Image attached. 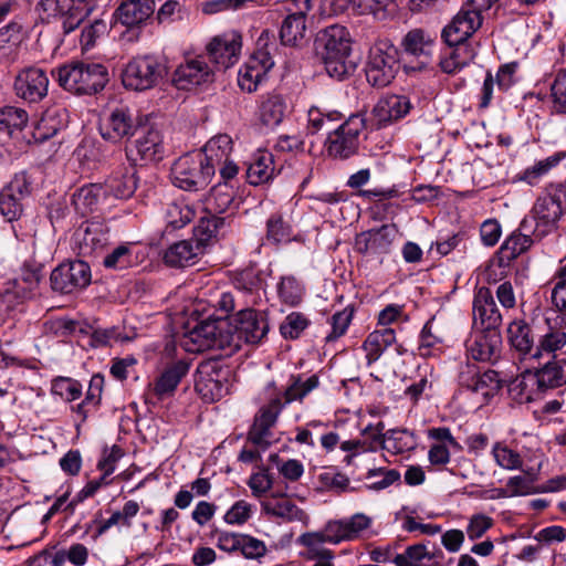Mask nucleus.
Segmentation results:
<instances>
[{
    "label": "nucleus",
    "instance_id": "79ce46f5",
    "mask_svg": "<svg viewBox=\"0 0 566 566\" xmlns=\"http://www.w3.org/2000/svg\"><path fill=\"white\" fill-rule=\"evenodd\" d=\"M274 172L273 158L269 153H261L248 166L247 179L252 186H259L268 182Z\"/></svg>",
    "mask_w": 566,
    "mask_h": 566
},
{
    "label": "nucleus",
    "instance_id": "bb28decb",
    "mask_svg": "<svg viewBox=\"0 0 566 566\" xmlns=\"http://www.w3.org/2000/svg\"><path fill=\"white\" fill-rule=\"evenodd\" d=\"M411 108L408 97L402 95H387L381 97L374 106L373 115L378 127L386 126L405 117Z\"/></svg>",
    "mask_w": 566,
    "mask_h": 566
},
{
    "label": "nucleus",
    "instance_id": "3c124183",
    "mask_svg": "<svg viewBox=\"0 0 566 566\" xmlns=\"http://www.w3.org/2000/svg\"><path fill=\"white\" fill-rule=\"evenodd\" d=\"M265 75V66H259L258 61H251L239 71V86L249 93L256 90L258 84Z\"/></svg>",
    "mask_w": 566,
    "mask_h": 566
},
{
    "label": "nucleus",
    "instance_id": "ddd939ff",
    "mask_svg": "<svg viewBox=\"0 0 566 566\" xmlns=\"http://www.w3.org/2000/svg\"><path fill=\"white\" fill-rule=\"evenodd\" d=\"M50 80L45 70L25 66L19 70L13 80L14 95L28 104H38L48 96Z\"/></svg>",
    "mask_w": 566,
    "mask_h": 566
},
{
    "label": "nucleus",
    "instance_id": "6ab92c4d",
    "mask_svg": "<svg viewBox=\"0 0 566 566\" xmlns=\"http://www.w3.org/2000/svg\"><path fill=\"white\" fill-rule=\"evenodd\" d=\"M502 336L499 329L475 332L467 342L469 355L478 361L493 363L500 357Z\"/></svg>",
    "mask_w": 566,
    "mask_h": 566
},
{
    "label": "nucleus",
    "instance_id": "412c9836",
    "mask_svg": "<svg viewBox=\"0 0 566 566\" xmlns=\"http://www.w3.org/2000/svg\"><path fill=\"white\" fill-rule=\"evenodd\" d=\"M474 325L480 324L482 329H499L502 324V315L489 287L478 289L473 298Z\"/></svg>",
    "mask_w": 566,
    "mask_h": 566
},
{
    "label": "nucleus",
    "instance_id": "603ef678",
    "mask_svg": "<svg viewBox=\"0 0 566 566\" xmlns=\"http://www.w3.org/2000/svg\"><path fill=\"white\" fill-rule=\"evenodd\" d=\"M492 454L496 464L505 470H517L522 468L523 460L518 452L496 442L493 446Z\"/></svg>",
    "mask_w": 566,
    "mask_h": 566
},
{
    "label": "nucleus",
    "instance_id": "13d9d810",
    "mask_svg": "<svg viewBox=\"0 0 566 566\" xmlns=\"http://www.w3.org/2000/svg\"><path fill=\"white\" fill-rule=\"evenodd\" d=\"M103 264L107 269L123 270L132 264V251L128 245L122 244L115 248L104 258Z\"/></svg>",
    "mask_w": 566,
    "mask_h": 566
},
{
    "label": "nucleus",
    "instance_id": "9b49d317",
    "mask_svg": "<svg viewBox=\"0 0 566 566\" xmlns=\"http://www.w3.org/2000/svg\"><path fill=\"white\" fill-rule=\"evenodd\" d=\"M365 127L360 114L350 115L342 125L328 134L326 146L329 156L347 159L355 155L359 146V134Z\"/></svg>",
    "mask_w": 566,
    "mask_h": 566
},
{
    "label": "nucleus",
    "instance_id": "dca6fc26",
    "mask_svg": "<svg viewBox=\"0 0 566 566\" xmlns=\"http://www.w3.org/2000/svg\"><path fill=\"white\" fill-rule=\"evenodd\" d=\"M39 7L48 17L62 19V28L65 34L74 31L91 12L87 4L77 0H41Z\"/></svg>",
    "mask_w": 566,
    "mask_h": 566
},
{
    "label": "nucleus",
    "instance_id": "69168bd1",
    "mask_svg": "<svg viewBox=\"0 0 566 566\" xmlns=\"http://www.w3.org/2000/svg\"><path fill=\"white\" fill-rule=\"evenodd\" d=\"M452 22L462 28L464 32L473 34L481 27L482 18L476 10L461 9Z\"/></svg>",
    "mask_w": 566,
    "mask_h": 566
},
{
    "label": "nucleus",
    "instance_id": "f3484780",
    "mask_svg": "<svg viewBox=\"0 0 566 566\" xmlns=\"http://www.w3.org/2000/svg\"><path fill=\"white\" fill-rule=\"evenodd\" d=\"M140 125L137 117L134 116L128 107L120 106L114 108L99 126V133L105 140L118 143L124 138H129Z\"/></svg>",
    "mask_w": 566,
    "mask_h": 566
},
{
    "label": "nucleus",
    "instance_id": "473e14b6",
    "mask_svg": "<svg viewBox=\"0 0 566 566\" xmlns=\"http://www.w3.org/2000/svg\"><path fill=\"white\" fill-rule=\"evenodd\" d=\"M196 243L184 240L172 244L164 255L165 263L175 266V268H184L190 264H193V260L201 253L202 248L209 241H200L198 235H196Z\"/></svg>",
    "mask_w": 566,
    "mask_h": 566
},
{
    "label": "nucleus",
    "instance_id": "aec40b11",
    "mask_svg": "<svg viewBox=\"0 0 566 566\" xmlns=\"http://www.w3.org/2000/svg\"><path fill=\"white\" fill-rule=\"evenodd\" d=\"M109 230L102 221H88L74 233V244L78 254L90 256L103 249L108 242Z\"/></svg>",
    "mask_w": 566,
    "mask_h": 566
},
{
    "label": "nucleus",
    "instance_id": "393cba45",
    "mask_svg": "<svg viewBox=\"0 0 566 566\" xmlns=\"http://www.w3.org/2000/svg\"><path fill=\"white\" fill-rule=\"evenodd\" d=\"M532 220L524 218L520 224L518 231H514L502 243L499 255L500 262L509 264L512 260L516 259L520 254L527 251L534 240Z\"/></svg>",
    "mask_w": 566,
    "mask_h": 566
},
{
    "label": "nucleus",
    "instance_id": "49530a36",
    "mask_svg": "<svg viewBox=\"0 0 566 566\" xmlns=\"http://www.w3.org/2000/svg\"><path fill=\"white\" fill-rule=\"evenodd\" d=\"M366 488L373 491H381L400 481V473L396 469H370L365 476Z\"/></svg>",
    "mask_w": 566,
    "mask_h": 566
},
{
    "label": "nucleus",
    "instance_id": "423d86ee",
    "mask_svg": "<svg viewBox=\"0 0 566 566\" xmlns=\"http://www.w3.org/2000/svg\"><path fill=\"white\" fill-rule=\"evenodd\" d=\"M166 62L156 55H140L132 59L122 72L125 88L144 92L157 86L167 75Z\"/></svg>",
    "mask_w": 566,
    "mask_h": 566
},
{
    "label": "nucleus",
    "instance_id": "052dcab7",
    "mask_svg": "<svg viewBox=\"0 0 566 566\" xmlns=\"http://www.w3.org/2000/svg\"><path fill=\"white\" fill-rule=\"evenodd\" d=\"M354 315V308L352 306H346L343 311L336 312L332 316V333L327 335L326 340H335L338 337L343 336Z\"/></svg>",
    "mask_w": 566,
    "mask_h": 566
},
{
    "label": "nucleus",
    "instance_id": "864d4df0",
    "mask_svg": "<svg viewBox=\"0 0 566 566\" xmlns=\"http://www.w3.org/2000/svg\"><path fill=\"white\" fill-rule=\"evenodd\" d=\"M268 228V240L273 241L274 243L286 242L290 241L292 235L291 226L285 222L280 214H272L266 222Z\"/></svg>",
    "mask_w": 566,
    "mask_h": 566
},
{
    "label": "nucleus",
    "instance_id": "bf43d9fd",
    "mask_svg": "<svg viewBox=\"0 0 566 566\" xmlns=\"http://www.w3.org/2000/svg\"><path fill=\"white\" fill-rule=\"evenodd\" d=\"M553 106L557 113L566 115V71H560L551 85Z\"/></svg>",
    "mask_w": 566,
    "mask_h": 566
},
{
    "label": "nucleus",
    "instance_id": "de8ad7c7",
    "mask_svg": "<svg viewBox=\"0 0 566 566\" xmlns=\"http://www.w3.org/2000/svg\"><path fill=\"white\" fill-rule=\"evenodd\" d=\"M105 196L104 185L91 184L83 186L73 195V202L78 210L92 211L101 195Z\"/></svg>",
    "mask_w": 566,
    "mask_h": 566
},
{
    "label": "nucleus",
    "instance_id": "4468645a",
    "mask_svg": "<svg viewBox=\"0 0 566 566\" xmlns=\"http://www.w3.org/2000/svg\"><path fill=\"white\" fill-rule=\"evenodd\" d=\"M31 193V182L22 171L13 176L0 191V214L7 222L18 221L23 214V199Z\"/></svg>",
    "mask_w": 566,
    "mask_h": 566
},
{
    "label": "nucleus",
    "instance_id": "f03ea898",
    "mask_svg": "<svg viewBox=\"0 0 566 566\" xmlns=\"http://www.w3.org/2000/svg\"><path fill=\"white\" fill-rule=\"evenodd\" d=\"M242 199L238 196V188L231 182H218L208 192L205 199L206 216L201 217L193 229V234L200 241H210L224 235L233 222Z\"/></svg>",
    "mask_w": 566,
    "mask_h": 566
},
{
    "label": "nucleus",
    "instance_id": "a878e982",
    "mask_svg": "<svg viewBox=\"0 0 566 566\" xmlns=\"http://www.w3.org/2000/svg\"><path fill=\"white\" fill-rule=\"evenodd\" d=\"M240 49L239 38L219 35L214 36L207 45V55L217 69L226 70L237 62Z\"/></svg>",
    "mask_w": 566,
    "mask_h": 566
},
{
    "label": "nucleus",
    "instance_id": "c9c22d12",
    "mask_svg": "<svg viewBox=\"0 0 566 566\" xmlns=\"http://www.w3.org/2000/svg\"><path fill=\"white\" fill-rule=\"evenodd\" d=\"M189 365L182 360L176 361L168 366L154 384V394L163 399L171 395L181 379L187 375Z\"/></svg>",
    "mask_w": 566,
    "mask_h": 566
},
{
    "label": "nucleus",
    "instance_id": "72a5a7b5",
    "mask_svg": "<svg viewBox=\"0 0 566 566\" xmlns=\"http://www.w3.org/2000/svg\"><path fill=\"white\" fill-rule=\"evenodd\" d=\"M312 8L311 0H303V6L298 11L290 13L283 21L280 38L284 44L294 45L297 40L302 39L305 34L306 13Z\"/></svg>",
    "mask_w": 566,
    "mask_h": 566
},
{
    "label": "nucleus",
    "instance_id": "9d476101",
    "mask_svg": "<svg viewBox=\"0 0 566 566\" xmlns=\"http://www.w3.org/2000/svg\"><path fill=\"white\" fill-rule=\"evenodd\" d=\"M399 70L398 51L387 42L375 44L365 66L367 82L374 87H385L395 78Z\"/></svg>",
    "mask_w": 566,
    "mask_h": 566
},
{
    "label": "nucleus",
    "instance_id": "5fc2aeb1",
    "mask_svg": "<svg viewBox=\"0 0 566 566\" xmlns=\"http://www.w3.org/2000/svg\"><path fill=\"white\" fill-rule=\"evenodd\" d=\"M52 392L65 401H73L81 397L82 386L74 379L59 377L53 380Z\"/></svg>",
    "mask_w": 566,
    "mask_h": 566
},
{
    "label": "nucleus",
    "instance_id": "ea45409f",
    "mask_svg": "<svg viewBox=\"0 0 566 566\" xmlns=\"http://www.w3.org/2000/svg\"><path fill=\"white\" fill-rule=\"evenodd\" d=\"M547 331L539 337L538 345L535 347V354L532 358L538 359L544 354L551 355L566 346V329L562 326H552L549 319H546Z\"/></svg>",
    "mask_w": 566,
    "mask_h": 566
},
{
    "label": "nucleus",
    "instance_id": "20e7f679",
    "mask_svg": "<svg viewBox=\"0 0 566 566\" xmlns=\"http://www.w3.org/2000/svg\"><path fill=\"white\" fill-rule=\"evenodd\" d=\"M315 49L329 77L343 81L354 71V64L348 61L352 49L345 27L333 24L322 30L316 36Z\"/></svg>",
    "mask_w": 566,
    "mask_h": 566
},
{
    "label": "nucleus",
    "instance_id": "09e8293b",
    "mask_svg": "<svg viewBox=\"0 0 566 566\" xmlns=\"http://www.w3.org/2000/svg\"><path fill=\"white\" fill-rule=\"evenodd\" d=\"M277 292L283 303L295 306L301 303L304 289L294 276L289 275L281 279Z\"/></svg>",
    "mask_w": 566,
    "mask_h": 566
},
{
    "label": "nucleus",
    "instance_id": "58836bf2",
    "mask_svg": "<svg viewBox=\"0 0 566 566\" xmlns=\"http://www.w3.org/2000/svg\"><path fill=\"white\" fill-rule=\"evenodd\" d=\"M565 158V153H555L527 167L514 178L515 181H523L528 186H536L553 168Z\"/></svg>",
    "mask_w": 566,
    "mask_h": 566
},
{
    "label": "nucleus",
    "instance_id": "1a4fd4ad",
    "mask_svg": "<svg viewBox=\"0 0 566 566\" xmlns=\"http://www.w3.org/2000/svg\"><path fill=\"white\" fill-rule=\"evenodd\" d=\"M562 195L555 189L553 184L548 185L545 191L537 197L531 210L533 224V235L541 240L558 227V221L566 211L562 202Z\"/></svg>",
    "mask_w": 566,
    "mask_h": 566
},
{
    "label": "nucleus",
    "instance_id": "f704fd0d",
    "mask_svg": "<svg viewBox=\"0 0 566 566\" xmlns=\"http://www.w3.org/2000/svg\"><path fill=\"white\" fill-rule=\"evenodd\" d=\"M232 151V139L227 134H219L210 138L203 148L196 154L200 157L206 158V163L212 166L213 172L223 161L229 159Z\"/></svg>",
    "mask_w": 566,
    "mask_h": 566
},
{
    "label": "nucleus",
    "instance_id": "7ed1b4c3",
    "mask_svg": "<svg viewBox=\"0 0 566 566\" xmlns=\"http://www.w3.org/2000/svg\"><path fill=\"white\" fill-rule=\"evenodd\" d=\"M371 524L370 517L356 513L349 518L328 521L322 532L302 534L297 542L307 548L304 554L308 559L316 560L314 566H332L329 560L333 554L323 547L325 542L337 544L342 541H352L367 530Z\"/></svg>",
    "mask_w": 566,
    "mask_h": 566
},
{
    "label": "nucleus",
    "instance_id": "6e6d98bb",
    "mask_svg": "<svg viewBox=\"0 0 566 566\" xmlns=\"http://www.w3.org/2000/svg\"><path fill=\"white\" fill-rule=\"evenodd\" d=\"M403 46L407 53L415 56H428L431 43L424 40V33L422 30L416 29L407 33L403 39Z\"/></svg>",
    "mask_w": 566,
    "mask_h": 566
},
{
    "label": "nucleus",
    "instance_id": "5701e85b",
    "mask_svg": "<svg viewBox=\"0 0 566 566\" xmlns=\"http://www.w3.org/2000/svg\"><path fill=\"white\" fill-rule=\"evenodd\" d=\"M526 381H537V390L545 391L566 385V357L553 356L535 371H526Z\"/></svg>",
    "mask_w": 566,
    "mask_h": 566
},
{
    "label": "nucleus",
    "instance_id": "0eeeda50",
    "mask_svg": "<svg viewBox=\"0 0 566 566\" xmlns=\"http://www.w3.org/2000/svg\"><path fill=\"white\" fill-rule=\"evenodd\" d=\"M229 327L230 321L223 318L201 321L184 335L181 345L190 353L231 347Z\"/></svg>",
    "mask_w": 566,
    "mask_h": 566
},
{
    "label": "nucleus",
    "instance_id": "2eb2a0df",
    "mask_svg": "<svg viewBox=\"0 0 566 566\" xmlns=\"http://www.w3.org/2000/svg\"><path fill=\"white\" fill-rule=\"evenodd\" d=\"M50 282L54 291L65 294L84 289L91 282L90 265L82 260L62 263L52 271Z\"/></svg>",
    "mask_w": 566,
    "mask_h": 566
},
{
    "label": "nucleus",
    "instance_id": "b1692460",
    "mask_svg": "<svg viewBox=\"0 0 566 566\" xmlns=\"http://www.w3.org/2000/svg\"><path fill=\"white\" fill-rule=\"evenodd\" d=\"M395 234L396 228L390 224L360 232L355 238V250L360 254L386 253L389 251Z\"/></svg>",
    "mask_w": 566,
    "mask_h": 566
},
{
    "label": "nucleus",
    "instance_id": "7c9ffc66",
    "mask_svg": "<svg viewBox=\"0 0 566 566\" xmlns=\"http://www.w3.org/2000/svg\"><path fill=\"white\" fill-rule=\"evenodd\" d=\"M233 284L239 292L249 297L247 303L251 305L258 304L266 285L263 271L256 266H248L238 272Z\"/></svg>",
    "mask_w": 566,
    "mask_h": 566
},
{
    "label": "nucleus",
    "instance_id": "e433bc0d",
    "mask_svg": "<svg viewBox=\"0 0 566 566\" xmlns=\"http://www.w3.org/2000/svg\"><path fill=\"white\" fill-rule=\"evenodd\" d=\"M396 342L395 329L385 327L371 332L363 343V349L366 353L367 364L377 361L382 353Z\"/></svg>",
    "mask_w": 566,
    "mask_h": 566
},
{
    "label": "nucleus",
    "instance_id": "4d7b16f0",
    "mask_svg": "<svg viewBox=\"0 0 566 566\" xmlns=\"http://www.w3.org/2000/svg\"><path fill=\"white\" fill-rule=\"evenodd\" d=\"M554 279L556 283L552 291V301L559 311L566 313V262L562 261Z\"/></svg>",
    "mask_w": 566,
    "mask_h": 566
},
{
    "label": "nucleus",
    "instance_id": "e2e57ef3",
    "mask_svg": "<svg viewBox=\"0 0 566 566\" xmlns=\"http://www.w3.org/2000/svg\"><path fill=\"white\" fill-rule=\"evenodd\" d=\"M501 388V379L497 371L489 369L483 374L479 373L476 389L473 392H481L482 396H493Z\"/></svg>",
    "mask_w": 566,
    "mask_h": 566
},
{
    "label": "nucleus",
    "instance_id": "680f3d73",
    "mask_svg": "<svg viewBox=\"0 0 566 566\" xmlns=\"http://www.w3.org/2000/svg\"><path fill=\"white\" fill-rule=\"evenodd\" d=\"M107 32V24L104 20L96 19L85 25L81 33V45L84 50L93 48L96 40Z\"/></svg>",
    "mask_w": 566,
    "mask_h": 566
},
{
    "label": "nucleus",
    "instance_id": "f257e3e1",
    "mask_svg": "<svg viewBox=\"0 0 566 566\" xmlns=\"http://www.w3.org/2000/svg\"><path fill=\"white\" fill-rule=\"evenodd\" d=\"M319 385L316 374L304 378L303 375H291L283 396L272 398L260 408L254 422L248 432V441L265 450L270 446L271 428L276 423L284 407L293 401H302Z\"/></svg>",
    "mask_w": 566,
    "mask_h": 566
},
{
    "label": "nucleus",
    "instance_id": "c03bdc74",
    "mask_svg": "<svg viewBox=\"0 0 566 566\" xmlns=\"http://www.w3.org/2000/svg\"><path fill=\"white\" fill-rule=\"evenodd\" d=\"M286 105L282 96L271 95L260 106V119L265 126L279 125L285 114Z\"/></svg>",
    "mask_w": 566,
    "mask_h": 566
},
{
    "label": "nucleus",
    "instance_id": "39448f33",
    "mask_svg": "<svg viewBox=\"0 0 566 566\" xmlns=\"http://www.w3.org/2000/svg\"><path fill=\"white\" fill-rule=\"evenodd\" d=\"M61 87L75 95H93L104 90L109 81L108 70L101 63L73 62L55 72Z\"/></svg>",
    "mask_w": 566,
    "mask_h": 566
},
{
    "label": "nucleus",
    "instance_id": "338daca9",
    "mask_svg": "<svg viewBox=\"0 0 566 566\" xmlns=\"http://www.w3.org/2000/svg\"><path fill=\"white\" fill-rule=\"evenodd\" d=\"M251 509L252 506L248 502L237 501L224 514V521L231 525H242L251 517Z\"/></svg>",
    "mask_w": 566,
    "mask_h": 566
},
{
    "label": "nucleus",
    "instance_id": "c85d7f7f",
    "mask_svg": "<svg viewBox=\"0 0 566 566\" xmlns=\"http://www.w3.org/2000/svg\"><path fill=\"white\" fill-rule=\"evenodd\" d=\"M24 38V22L19 15L0 28V61L14 62Z\"/></svg>",
    "mask_w": 566,
    "mask_h": 566
},
{
    "label": "nucleus",
    "instance_id": "2f4dec72",
    "mask_svg": "<svg viewBox=\"0 0 566 566\" xmlns=\"http://www.w3.org/2000/svg\"><path fill=\"white\" fill-rule=\"evenodd\" d=\"M87 559V548L82 544H74L70 547L69 552L51 553L50 551H42L39 554L30 557L27 566H62L66 560L70 563L82 566Z\"/></svg>",
    "mask_w": 566,
    "mask_h": 566
},
{
    "label": "nucleus",
    "instance_id": "8fccbe9b",
    "mask_svg": "<svg viewBox=\"0 0 566 566\" xmlns=\"http://www.w3.org/2000/svg\"><path fill=\"white\" fill-rule=\"evenodd\" d=\"M310 326V319L300 312L290 313L280 325V333L285 339H297Z\"/></svg>",
    "mask_w": 566,
    "mask_h": 566
},
{
    "label": "nucleus",
    "instance_id": "a18cd8bd",
    "mask_svg": "<svg viewBox=\"0 0 566 566\" xmlns=\"http://www.w3.org/2000/svg\"><path fill=\"white\" fill-rule=\"evenodd\" d=\"M195 218V210L184 202H171L165 210L167 228L178 230L187 226Z\"/></svg>",
    "mask_w": 566,
    "mask_h": 566
},
{
    "label": "nucleus",
    "instance_id": "4be33fe9",
    "mask_svg": "<svg viewBox=\"0 0 566 566\" xmlns=\"http://www.w3.org/2000/svg\"><path fill=\"white\" fill-rule=\"evenodd\" d=\"M213 72L202 56L188 60L174 72L172 83L178 90H189L192 86L212 81Z\"/></svg>",
    "mask_w": 566,
    "mask_h": 566
},
{
    "label": "nucleus",
    "instance_id": "a211bd4d",
    "mask_svg": "<svg viewBox=\"0 0 566 566\" xmlns=\"http://www.w3.org/2000/svg\"><path fill=\"white\" fill-rule=\"evenodd\" d=\"M139 136L135 143L126 148L128 159L137 161L153 163L159 161L164 156L163 137L158 129L154 127L140 126Z\"/></svg>",
    "mask_w": 566,
    "mask_h": 566
},
{
    "label": "nucleus",
    "instance_id": "c756f323",
    "mask_svg": "<svg viewBox=\"0 0 566 566\" xmlns=\"http://www.w3.org/2000/svg\"><path fill=\"white\" fill-rule=\"evenodd\" d=\"M138 177L135 167L126 166L115 170L104 182L105 196L128 199L137 189Z\"/></svg>",
    "mask_w": 566,
    "mask_h": 566
},
{
    "label": "nucleus",
    "instance_id": "0e129e2a",
    "mask_svg": "<svg viewBox=\"0 0 566 566\" xmlns=\"http://www.w3.org/2000/svg\"><path fill=\"white\" fill-rule=\"evenodd\" d=\"M266 546L264 542L251 535L243 534L241 538L240 553L248 559L259 560L266 554Z\"/></svg>",
    "mask_w": 566,
    "mask_h": 566
},
{
    "label": "nucleus",
    "instance_id": "774afa93",
    "mask_svg": "<svg viewBox=\"0 0 566 566\" xmlns=\"http://www.w3.org/2000/svg\"><path fill=\"white\" fill-rule=\"evenodd\" d=\"M196 390L208 401H214L222 396L223 386L212 378H201L196 381Z\"/></svg>",
    "mask_w": 566,
    "mask_h": 566
},
{
    "label": "nucleus",
    "instance_id": "a19ab883",
    "mask_svg": "<svg viewBox=\"0 0 566 566\" xmlns=\"http://www.w3.org/2000/svg\"><path fill=\"white\" fill-rule=\"evenodd\" d=\"M29 120L28 113L20 107L4 106L0 108V132L11 137L22 133Z\"/></svg>",
    "mask_w": 566,
    "mask_h": 566
},
{
    "label": "nucleus",
    "instance_id": "37998d69",
    "mask_svg": "<svg viewBox=\"0 0 566 566\" xmlns=\"http://www.w3.org/2000/svg\"><path fill=\"white\" fill-rule=\"evenodd\" d=\"M382 450L390 453H403L416 447V440L412 432L407 429H389L387 438L382 439Z\"/></svg>",
    "mask_w": 566,
    "mask_h": 566
},
{
    "label": "nucleus",
    "instance_id": "6e6552de",
    "mask_svg": "<svg viewBox=\"0 0 566 566\" xmlns=\"http://www.w3.org/2000/svg\"><path fill=\"white\" fill-rule=\"evenodd\" d=\"M205 160L196 151L179 157L171 167L172 184L190 192L205 189L214 176L212 166Z\"/></svg>",
    "mask_w": 566,
    "mask_h": 566
},
{
    "label": "nucleus",
    "instance_id": "4c0bfd02",
    "mask_svg": "<svg viewBox=\"0 0 566 566\" xmlns=\"http://www.w3.org/2000/svg\"><path fill=\"white\" fill-rule=\"evenodd\" d=\"M509 342L521 355L532 358L535 354L534 336L530 325L523 319H515L507 327Z\"/></svg>",
    "mask_w": 566,
    "mask_h": 566
},
{
    "label": "nucleus",
    "instance_id": "cd10ccee",
    "mask_svg": "<svg viewBox=\"0 0 566 566\" xmlns=\"http://www.w3.org/2000/svg\"><path fill=\"white\" fill-rule=\"evenodd\" d=\"M155 7V0H123L116 9V17L123 25L139 28L153 17Z\"/></svg>",
    "mask_w": 566,
    "mask_h": 566
},
{
    "label": "nucleus",
    "instance_id": "f8f14e48",
    "mask_svg": "<svg viewBox=\"0 0 566 566\" xmlns=\"http://www.w3.org/2000/svg\"><path fill=\"white\" fill-rule=\"evenodd\" d=\"M229 334L232 336L231 347H238L240 342L247 344L260 343L269 332V323L262 313L245 308L230 321Z\"/></svg>",
    "mask_w": 566,
    "mask_h": 566
}]
</instances>
